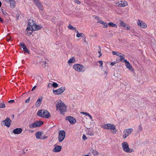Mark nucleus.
<instances>
[{"label": "nucleus", "mask_w": 156, "mask_h": 156, "mask_svg": "<svg viewBox=\"0 0 156 156\" xmlns=\"http://www.w3.org/2000/svg\"><path fill=\"white\" fill-rule=\"evenodd\" d=\"M55 104L56 110H59L61 114H64L63 113L66 111V106L64 103L61 100H59V101H56Z\"/></svg>", "instance_id": "1"}, {"label": "nucleus", "mask_w": 156, "mask_h": 156, "mask_svg": "<svg viewBox=\"0 0 156 156\" xmlns=\"http://www.w3.org/2000/svg\"><path fill=\"white\" fill-rule=\"evenodd\" d=\"M37 115L40 117L47 119H48L50 117L49 112L47 110L44 109L39 110L37 112Z\"/></svg>", "instance_id": "2"}, {"label": "nucleus", "mask_w": 156, "mask_h": 156, "mask_svg": "<svg viewBox=\"0 0 156 156\" xmlns=\"http://www.w3.org/2000/svg\"><path fill=\"white\" fill-rule=\"evenodd\" d=\"M122 147L123 151L126 153H130L134 152L133 149L129 147L128 144L126 142L122 143Z\"/></svg>", "instance_id": "3"}, {"label": "nucleus", "mask_w": 156, "mask_h": 156, "mask_svg": "<svg viewBox=\"0 0 156 156\" xmlns=\"http://www.w3.org/2000/svg\"><path fill=\"white\" fill-rule=\"evenodd\" d=\"M103 128L107 129L113 130L112 132L114 134H115L117 132V131L115 129V127L114 124L108 123L106 124L103 125Z\"/></svg>", "instance_id": "4"}, {"label": "nucleus", "mask_w": 156, "mask_h": 156, "mask_svg": "<svg viewBox=\"0 0 156 156\" xmlns=\"http://www.w3.org/2000/svg\"><path fill=\"white\" fill-rule=\"evenodd\" d=\"M73 68L76 71L78 72H83L86 69L84 66L78 64L74 65Z\"/></svg>", "instance_id": "5"}, {"label": "nucleus", "mask_w": 156, "mask_h": 156, "mask_svg": "<svg viewBox=\"0 0 156 156\" xmlns=\"http://www.w3.org/2000/svg\"><path fill=\"white\" fill-rule=\"evenodd\" d=\"M58 133V141L60 142H61L64 140L65 138L66 133L64 130H60L59 131Z\"/></svg>", "instance_id": "6"}, {"label": "nucleus", "mask_w": 156, "mask_h": 156, "mask_svg": "<svg viewBox=\"0 0 156 156\" xmlns=\"http://www.w3.org/2000/svg\"><path fill=\"white\" fill-rule=\"evenodd\" d=\"M65 87H62L56 90H53V92L55 95H59L63 93L65 90Z\"/></svg>", "instance_id": "7"}, {"label": "nucleus", "mask_w": 156, "mask_h": 156, "mask_svg": "<svg viewBox=\"0 0 156 156\" xmlns=\"http://www.w3.org/2000/svg\"><path fill=\"white\" fill-rule=\"evenodd\" d=\"M12 122L11 120L9 118H7L5 120L2 122V124L7 127H9Z\"/></svg>", "instance_id": "8"}, {"label": "nucleus", "mask_w": 156, "mask_h": 156, "mask_svg": "<svg viewBox=\"0 0 156 156\" xmlns=\"http://www.w3.org/2000/svg\"><path fill=\"white\" fill-rule=\"evenodd\" d=\"M123 62L125 63V66L127 69L131 71H134V69L132 66L127 60L124 59Z\"/></svg>", "instance_id": "9"}, {"label": "nucleus", "mask_w": 156, "mask_h": 156, "mask_svg": "<svg viewBox=\"0 0 156 156\" xmlns=\"http://www.w3.org/2000/svg\"><path fill=\"white\" fill-rule=\"evenodd\" d=\"M66 120H68L71 124H74L76 122V120L75 118L70 116H67L66 118Z\"/></svg>", "instance_id": "10"}, {"label": "nucleus", "mask_w": 156, "mask_h": 156, "mask_svg": "<svg viewBox=\"0 0 156 156\" xmlns=\"http://www.w3.org/2000/svg\"><path fill=\"white\" fill-rule=\"evenodd\" d=\"M34 2L39 9L41 11L43 10V7L42 5L38 0H36Z\"/></svg>", "instance_id": "11"}, {"label": "nucleus", "mask_w": 156, "mask_h": 156, "mask_svg": "<svg viewBox=\"0 0 156 156\" xmlns=\"http://www.w3.org/2000/svg\"><path fill=\"white\" fill-rule=\"evenodd\" d=\"M55 148L53 149V151L55 152H57L60 151L62 149V147L61 146L57 145L55 144L54 145Z\"/></svg>", "instance_id": "12"}, {"label": "nucleus", "mask_w": 156, "mask_h": 156, "mask_svg": "<svg viewBox=\"0 0 156 156\" xmlns=\"http://www.w3.org/2000/svg\"><path fill=\"white\" fill-rule=\"evenodd\" d=\"M22 131V129L21 128H17L13 130V133L15 134H18L20 133Z\"/></svg>", "instance_id": "13"}, {"label": "nucleus", "mask_w": 156, "mask_h": 156, "mask_svg": "<svg viewBox=\"0 0 156 156\" xmlns=\"http://www.w3.org/2000/svg\"><path fill=\"white\" fill-rule=\"evenodd\" d=\"M42 27H43L41 25H37L35 23L34 27H32V30L35 31L38 30Z\"/></svg>", "instance_id": "14"}, {"label": "nucleus", "mask_w": 156, "mask_h": 156, "mask_svg": "<svg viewBox=\"0 0 156 156\" xmlns=\"http://www.w3.org/2000/svg\"><path fill=\"white\" fill-rule=\"evenodd\" d=\"M137 24L140 27L142 28H144L147 27L146 24L144 23L141 22L140 20H138Z\"/></svg>", "instance_id": "15"}, {"label": "nucleus", "mask_w": 156, "mask_h": 156, "mask_svg": "<svg viewBox=\"0 0 156 156\" xmlns=\"http://www.w3.org/2000/svg\"><path fill=\"white\" fill-rule=\"evenodd\" d=\"M42 100V97H41V98H39L37 100V101L36 103V107H39Z\"/></svg>", "instance_id": "16"}, {"label": "nucleus", "mask_w": 156, "mask_h": 156, "mask_svg": "<svg viewBox=\"0 0 156 156\" xmlns=\"http://www.w3.org/2000/svg\"><path fill=\"white\" fill-rule=\"evenodd\" d=\"M35 122L37 127L41 126L44 123V122L41 121H37Z\"/></svg>", "instance_id": "17"}, {"label": "nucleus", "mask_w": 156, "mask_h": 156, "mask_svg": "<svg viewBox=\"0 0 156 156\" xmlns=\"http://www.w3.org/2000/svg\"><path fill=\"white\" fill-rule=\"evenodd\" d=\"M35 22L32 20L30 19L28 20V25L31 27H34V26L35 24Z\"/></svg>", "instance_id": "18"}, {"label": "nucleus", "mask_w": 156, "mask_h": 156, "mask_svg": "<svg viewBox=\"0 0 156 156\" xmlns=\"http://www.w3.org/2000/svg\"><path fill=\"white\" fill-rule=\"evenodd\" d=\"M42 132H38L35 133V135L36 138L38 139H41V136L42 135Z\"/></svg>", "instance_id": "19"}, {"label": "nucleus", "mask_w": 156, "mask_h": 156, "mask_svg": "<svg viewBox=\"0 0 156 156\" xmlns=\"http://www.w3.org/2000/svg\"><path fill=\"white\" fill-rule=\"evenodd\" d=\"M90 151L91 153L93 154L94 156H97L98 154H99L98 152L96 150L91 149Z\"/></svg>", "instance_id": "20"}, {"label": "nucleus", "mask_w": 156, "mask_h": 156, "mask_svg": "<svg viewBox=\"0 0 156 156\" xmlns=\"http://www.w3.org/2000/svg\"><path fill=\"white\" fill-rule=\"evenodd\" d=\"M127 2L125 1H123L121 2V3L119 4V5L120 6L123 7L125 5H127Z\"/></svg>", "instance_id": "21"}, {"label": "nucleus", "mask_w": 156, "mask_h": 156, "mask_svg": "<svg viewBox=\"0 0 156 156\" xmlns=\"http://www.w3.org/2000/svg\"><path fill=\"white\" fill-rule=\"evenodd\" d=\"M124 131L127 133V134H128L129 136V134L131 133L133 131V129L132 128L128 129Z\"/></svg>", "instance_id": "22"}, {"label": "nucleus", "mask_w": 156, "mask_h": 156, "mask_svg": "<svg viewBox=\"0 0 156 156\" xmlns=\"http://www.w3.org/2000/svg\"><path fill=\"white\" fill-rule=\"evenodd\" d=\"M10 6L11 8H14L15 6V2L14 0H11L10 3Z\"/></svg>", "instance_id": "23"}, {"label": "nucleus", "mask_w": 156, "mask_h": 156, "mask_svg": "<svg viewBox=\"0 0 156 156\" xmlns=\"http://www.w3.org/2000/svg\"><path fill=\"white\" fill-rule=\"evenodd\" d=\"M99 23L103 25L104 26V27L105 28H107L108 25L107 23L102 20H100L99 21Z\"/></svg>", "instance_id": "24"}, {"label": "nucleus", "mask_w": 156, "mask_h": 156, "mask_svg": "<svg viewBox=\"0 0 156 156\" xmlns=\"http://www.w3.org/2000/svg\"><path fill=\"white\" fill-rule=\"evenodd\" d=\"M75 62V59L74 57L70 58L68 61L69 63H73Z\"/></svg>", "instance_id": "25"}, {"label": "nucleus", "mask_w": 156, "mask_h": 156, "mask_svg": "<svg viewBox=\"0 0 156 156\" xmlns=\"http://www.w3.org/2000/svg\"><path fill=\"white\" fill-rule=\"evenodd\" d=\"M108 25L109 26H111L112 27L117 28V26L115 24H114L112 22H110L108 23Z\"/></svg>", "instance_id": "26"}, {"label": "nucleus", "mask_w": 156, "mask_h": 156, "mask_svg": "<svg viewBox=\"0 0 156 156\" xmlns=\"http://www.w3.org/2000/svg\"><path fill=\"white\" fill-rule=\"evenodd\" d=\"M87 133L88 135L90 136H93L94 135V133L92 129H90L87 132Z\"/></svg>", "instance_id": "27"}, {"label": "nucleus", "mask_w": 156, "mask_h": 156, "mask_svg": "<svg viewBox=\"0 0 156 156\" xmlns=\"http://www.w3.org/2000/svg\"><path fill=\"white\" fill-rule=\"evenodd\" d=\"M29 127L30 128H32V129L36 127H37L35 122H34V123H32V124H30L29 125Z\"/></svg>", "instance_id": "28"}, {"label": "nucleus", "mask_w": 156, "mask_h": 156, "mask_svg": "<svg viewBox=\"0 0 156 156\" xmlns=\"http://www.w3.org/2000/svg\"><path fill=\"white\" fill-rule=\"evenodd\" d=\"M68 28L69 29L71 30H76V28L75 27H73L71 25L69 24Z\"/></svg>", "instance_id": "29"}, {"label": "nucleus", "mask_w": 156, "mask_h": 156, "mask_svg": "<svg viewBox=\"0 0 156 156\" xmlns=\"http://www.w3.org/2000/svg\"><path fill=\"white\" fill-rule=\"evenodd\" d=\"M120 58L119 59V62H121L122 61V60L124 59L125 58L124 55L123 54H122V55H119V56Z\"/></svg>", "instance_id": "30"}, {"label": "nucleus", "mask_w": 156, "mask_h": 156, "mask_svg": "<svg viewBox=\"0 0 156 156\" xmlns=\"http://www.w3.org/2000/svg\"><path fill=\"white\" fill-rule=\"evenodd\" d=\"M1 11L2 13L4 15V16L5 18H7L8 17L7 13L6 12L4 11L3 9H2Z\"/></svg>", "instance_id": "31"}, {"label": "nucleus", "mask_w": 156, "mask_h": 156, "mask_svg": "<svg viewBox=\"0 0 156 156\" xmlns=\"http://www.w3.org/2000/svg\"><path fill=\"white\" fill-rule=\"evenodd\" d=\"M23 49L25 53H26L28 54H29L30 53V51L27 48V47H24V48H23Z\"/></svg>", "instance_id": "32"}, {"label": "nucleus", "mask_w": 156, "mask_h": 156, "mask_svg": "<svg viewBox=\"0 0 156 156\" xmlns=\"http://www.w3.org/2000/svg\"><path fill=\"white\" fill-rule=\"evenodd\" d=\"M33 31L34 30H32H32H30V31H27V33L26 34L27 35V36H30L33 33Z\"/></svg>", "instance_id": "33"}, {"label": "nucleus", "mask_w": 156, "mask_h": 156, "mask_svg": "<svg viewBox=\"0 0 156 156\" xmlns=\"http://www.w3.org/2000/svg\"><path fill=\"white\" fill-rule=\"evenodd\" d=\"M140 125H141V124H140ZM142 130V127H141V126L140 125L138 127V128L137 132L138 133L140 132Z\"/></svg>", "instance_id": "34"}, {"label": "nucleus", "mask_w": 156, "mask_h": 156, "mask_svg": "<svg viewBox=\"0 0 156 156\" xmlns=\"http://www.w3.org/2000/svg\"><path fill=\"white\" fill-rule=\"evenodd\" d=\"M52 86L56 88L58 86V84L56 83L53 82V83L52 84Z\"/></svg>", "instance_id": "35"}, {"label": "nucleus", "mask_w": 156, "mask_h": 156, "mask_svg": "<svg viewBox=\"0 0 156 156\" xmlns=\"http://www.w3.org/2000/svg\"><path fill=\"white\" fill-rule=\"evenodd\" d=\"M123 133L124 134L123 136V137L124 138H126V137L128 136V134H127V133H126V132L124 131H123Z\"/></svg>", "instance_id": "36"}, {"label": "nucleus", "mask_w": 156, "mask_h": 156, "mask_svg": "<svg viewBox=\"0 0 156 156\" xmlns=\"http://www.w3.org/2000/svg\"><path fill=\"white\" fill-rule=\"evenodd\" d=\"M20 46L23 48H23H24V47H26L24 43L22 42L20 43Z\"/></svg>", "instance_id": "37"}, {"label": "nucleus", "mask_w": 156, "mask_h": 156, "mask_svg": "<svg viewBox=\"0 0 156 156\" xmlns=\"http://www.w3.org/2000/svg\"><path fill=\"white\" fill-rule=\"evenodd\" d=\"M20 46L23 48H23H24V47H26L24 43L22 42L20 43Z\"/></svg>", "instance_id": "38"}, {"label": "nucleus", "mask_w": 156, "mask_h": 156, "mask_svg": "<svg viewBox=\"0 0 156 156\" xmlns=\"http://www.w3.org/2000/svg\"><path fill=\"white\" fill-rule=\"evenodd\" d=\"M5 107V105L4 103H0V108H4Z\"/></svg>", "instance_id": "39"}, {"label": "nucleus", "mask_w": 156, "mask_h": 156, "mask_svg": "<svg viewBox=\"0 0 156 156\" xmlns=\"http://www.w3.org/2000/svg\"><path fill=\"white\" fill-rule=\"evenodd\" d=\"M112 54L113 55H116L118 56H119V55L117 52H115V51H113L112 52Z\"/></svg>", "instance_id": "40"}, {"label": "nucleus", "mask_w": 156, "mask_h": 156, "mask_svg": "<svg viewBox=\"0 0 156 156\" xmlns=\"http://www.w3.org/2000/svg\"><path fill=\"white\" fill-rule=\"evenodd\" d=\"M84 35L82 33H78L76 34V37H80L82 36V35Z\"/></svg>", "instance_id": "41"}, {"label": "nucleus", "mask_w": 156, "mask_h": 156, "mask_svg": "<svg viewBox=\"0 0 156 156\" xmlns=\"http://www.w3.org/2000/svg\"><path fill=\"white\" fill-rule=\"evenodd\" d=\"M31 29H32L31 27L30 26H29L26 29V30L27 31H30V30H32V29L31 30Z\"/></svg>", "instance_id": "42"}, {"label": "nucleus", "mask_w": 156, "mask_h": 156, "mask_svg": "<svg viewBox=\"0 0 156 156\" xmlns=\"http://www.w3.org/2000/svg\"><path fill=\"white\" fill-rule=\"evenodd\" d=\"M125 23L123 21H122L120 23V25L123 27H124L125 26Z\"/></svg>", "instance_id": "43"}, {"label": "nucleus", "mask_w": 156, "mask_h": 156, "mask_svg": "<svg viewBox=\"0 0 156 156\" xmlns=\"http://www.w3.org/2000/svg\"><path fill=\"white\" fill-rule=\"evenodd\" d=\"M81 114H83V115H85L87 116L89 113L86 112H82L80 113Z\"/></svg>", "instance_id": "44"}, {"label": "nucleus", "mask_w": 156, "mask_h": 156, "mask_svg": "<svg viewBox=\"0 0 156 156\" xmlns=\"http://www.w3.org/2000/svg\"><path fill=\"white\" fill-rule=\"evenodd\" d=\"M83 139L84 140H86L87 139V138L86 136L84 134H83Z\"/></svg>", "instance_id": "45"}, {"label": "nucleus", "mask_w": 156, "mask_h": 156, "mask_svg": "<svg viewBox=\"0 0 156 156\" xmlns=\"http://www.w3.org/2000/svg\"><path fill=\"white\" fill-rule=\"evenodd\" d=\"M75 3L77 4H81V2H80L79 0H75Z\"/></svg>", "instance_id": "46"}, {"label": "nucleus", "mask_w": 156, "mask_h": 156, "mask_svg": "<svg viewBox=\"0 0 156 156\" xmlns=\"http://www.w3.org/2000/svg\"><path fill=\"white\" fill-rule=\"evenodd\" d=\"M98 63L100 64V66H102L103 62L102 61H99Z\"/></svg>", "instance_id": "47"}, {"label": "nucleus", "mask_w": 156, "mask_h": 156, "mask_svg": "<svg viewBox=\"0 0 156 156\" xmlns=\"http://www.w3.org/2000/svg\"><path fill=\"white\" fill-rule=\"evenodd\" d=\"M20 15L19 13H17L16 14V20H18Z\"/></svg>", "instance_id": "48"}, {"label": "nucleus", "mask_w": 156, "mask_h": 156, "mask_svg": "<svg viewBox=\"0 0 156 156\" xmlns=\"http://www.w3.org/2000/svg\"><path fill=\"white\" fill-rule=\"evenodd\" d=\"M98 52L99 53V56H98V57L99 58H100V57H101V56L102 55V54L101 53V49H100V51H98Z\"/></svg>", "instance_id": "49"}, {"label": "nucleus", "mask_w": 156, "mask_h": 156, "mask_svg": "<svg viewBox=\"0 0 156 156\" xmlns=\"http://www.w3.org/2000/svg\"><path fill=\"white\" fill-rule=\"evenodd\" d=\"M47 136H44L43 137H41V139L42 140H44L46 138H47Z\"/></svg>", "instance_id": "50"}, {"label": "nucleus", "mask_w": 156, "mask_h": 156, "mask_svg": "<svg viewBox=\"0 0 156 156\" xmlns=\"http://www.w3.org/2000/svg\"><path fill=\"white\" fill-rule=\"evenodd\" d=\"M116 62H112L111 63V64H110V65H111V66H114Z\"/></svg>", "instance_id": "51"}, {"label": "nucleus", "mask_w": 156, "mask_h": 156, "mask_svg": "<svg viewBox=\"0 0 156 156\" xmlns=\"http://www.w3.org/2000/svg\"><path fill=\"white\" fill-rule=\"evenodd\" d=\"M30 98H29L28 99L26 100L25 101V102L26 103H29L30 101Z\"/></svg>", "instance_id": "52"}, {"label": "nucleus", "mask_w": 156, "mask_h": 156, "mask_svg": "<svg viewBox=\"0 0 156 156\" xmlns=\"http://www.w3.org/2000/svg\"><path fill=\"white\" fill-rule=\"evenodd\" d=\"M14 100H10L8 102L9 103H14Z\"/></svg>", "instance_id": "53"}, {"label": "nucleus", "mask_w": 156, "mask_h": 156, "mask_svg": "<svg viewBox=\"0 0 156 156\" xmlns=\"http://www.w3.org/2000/svg\"><path fill=\"white\" fill-rule=\"evenodd\" d=\"M37 86H34L32 88V91H34L36 88V87Z\"/></svg>", "instance_id": "54"}, {"label": "nucleus", "mask_w": 156, "mask_h": 156, "mask_svg": "<svg viewBox=\"0 0 156 156\" xmlns=\"http://www.w3.org/2000/svg\"><path fill=\"white\" fill-rule=\"evenodd\" d=\"M87 116H88L89 117V118L90 119H92V116L90 115L89 114H88Z\"/></svg>", "instance_id": "55"}, {"label": "nucleus", "mask_w": 156, "mask_h": 156, "mask_svg": "<svg viewBox=\"0 0 156 156\" xmlns=\"http://www.w3.org/2000/svg\"><path fill=\"white\" fill-rule=\"evenodd\" d=\"M50 86H52V83H49L48 85V87H49Z\"/></svg>", "instance_id": "56"}, {"label": "nucleus", "mask_w": 156, "mask_h": 156, "mask_svg": "<svg viewBox=\"0 0 156 156\" xmlns=\"http://www.w3.org/2000/svg\"><path fill=\"white\" fill-rule=\"evenodd\" d=\"M10 1H11V0H5V1L7 2V3H10Z\"/></svg>", "instance_id": "57"}, {"label": "nucleus", "mask_w": 156, "mask_h": 156, "mask_svg": "<svg viewBox=\"0 0 156 156\" xmlns=\"http://www.w3.org/2000/svg\"><path fill=\"white\" fill-rule=\"evenodd\" d=\"M0 22H3V21L2 20V19L0 17Z\"/></svg>", "instance_id": "58"}, {"label": "nucleus", "mask_w": 156, "mask_h": 156, "mask_svg": "<svg viewBox=\"0 0 156 156\" xmlns=\"http://www.w3.org/2000/svg\"><path fill=\"white\" fill-rule=\"evenodd\" d=\"M104 73H105V74L106 76H107V74H108V73H107L106 71H104Z\"/></svg>", "instance_id": "59"}, {"label": "nucleus", "mask_w": 156, "mask_h": 156, "mask_svg": "<svg viewBox=\"0 0 156 156\" xmlns=\"http://www.w3.org/2000/svg\"><path fill=\"white\" fill-rule=\"evenodd\" d=\"M14 115H12V117L13 118H14Z\"/></svg>", "instance_id": "60"}, {"label": "nucleus", "mask_w": 156, "mask_h": 156, "mask_svg": "<svg viewBox=\"0 0 156 156\" xmlns=\"http://www.w3.org/2000/svg\"><path fill=\"white\" fill-rule=\"evenodd\" d=\"M130 29V28L128 27H127V30H129Z\"/></svg>", "instance_id": "61"}, {"label": "nucleus", "mask_w": 156, "mask_h": 156, "mask_svg": "<svg viewBox=\"0 0 156 156\" xmlns=\"http://www.w3.org/2000/svg\"><path fill=\"white\" fill-rule=\"evenodd\" d=\"M1 5H2V3H1V2L0 1V7L1 6Z\"/></svg>", "instance_id": "62"}, {"label": "nucleus", "mask_w": 156, "mask_h": 156, "mask_svg": "<svg viewBox=\"0 0 156 156\" xmlns=\"http://www.w3.org/2000/svg\"><path fill=\"white\" fill-rule=\"evenodd\" d=\"M43 62L44 63V64H46V62L44 61V62Z\"/></svg>", "instance_id": "63"}, {"label": "nucleus", "mask_w": 156, "mask_h": 156, "mask_svg": "<svg viewBox=\"0 0 156 156\" xmlns=\"http://www.w3.org/2000/svg\"><path fill=\"white\" fill-rule=\"evenodd\" d=\"M84 156H89V155H85Z\"/></svg>", "instance_id": "64"}]
</instances>
